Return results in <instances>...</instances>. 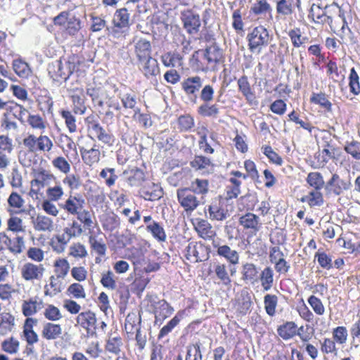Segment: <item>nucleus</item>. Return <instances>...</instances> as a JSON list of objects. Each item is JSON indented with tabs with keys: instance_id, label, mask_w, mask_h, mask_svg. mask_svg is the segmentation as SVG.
<instances>
[{
	"instance_id": "obj_34",
	"label": "nucleus",
	"mask_w": 360,
	"mask_h": 360,
	"mask_svg": "<svg viewBox=\"0 0 360 360\" xmlns=\"http://www.w3.org/2000/svg\"><path fill=\"white\" fill-rule=\"evenodd\" d=\"M198 112L202 117L216 118L219 113V109L217 104L210 105L207 103H202L198 107Z\"/></svg>"
},
{
	"instance_id": "obj_23",
	"label": "nucleus",
	"mask_w": 360,
	"mask_h": 360,
	"mask_svg": "<svg viewBox=\"0 0 360 360\" xmlns=\"http://www.w3.org/2000/svg\"><path fill=\"white\" fill-rule=\"evenodd\" d=\"M76 319L77 323L80 324L84 328H89V327L96 328V315L91 311L79 314Z\"/></svg>"
},
{
	"instance_id": "obj_4",
	"label": "nucleus",
	"mask_w": 360,
	"mask_h": 360,
	"mask_svg": "<svg viewBox=\"0 0 360 360\" xmlns=\"http://www.w3.org/2000/svg\"><path fill=\"white\" fill-rule=\"evenodd\" d=\"M212 246L217 250V255L224 258L230 264L236 265L239 263V253L237 250L216 240H213Z\"/></svg>"
},
{
	"instance_id": "obj_26",
	"label": "nucleus",
	"mask_w": 360,
	"mask_h": 360,
	"mask_svg": "<svg viewBox=\"0 0 360 360\" xmlns=\"http://www.w3.org/2000/svg\"><path fill=\"white\" fill-rule=\"evenodd\" d=\"M15 325V318L9 313L0 315V334L4 335L11 331Z\"/></svg>"
},
{
	"instance_id": "obj_10",
	"label": "nucleus",
	"mask_w": 360,
	"mask_h": 360,
	"mask_svg": "<svg viewBox=\"0 0 360 360\" xmlns=\"http://www.w3.org/2000/svg\"><path fill=\"white\" fill-rule=\"evenodd\" d=\"M82 160L88 165H92L100 160L101 152L98 146L94 143L91 148L79 146Z\"/></svg>"
},
{
	"instance_id": "obj_61",
	"label": "nucleus",
	"mask_w": 360,
	"mask_h": 360,
	"mask_svg": "<svg viewBox=\"0 0 360 360\" xmlns=\"http://www.w3.org/2000/svg\"><path fill=\"white\" fill-rule=\"evenodd\" d=\"M9 112L18 119L21 122H24V117L27 113V110L21 105L12 103L11 107L8 108Z\"/></svg>"
},
{
	"instance_id": "obj_20",
	"label": "nucleus",
	"mask_w": 360,
	"mask_h": 360,
	"mask_svg": "<svg viewBox=\"0 0 360 360\" xmlns=\"http://www.w3.org/2000/svg\"><path fill=\"white\" fill-rule=\"evenodd\" d=\"M43 307L44 304L41 300L39 302L33 299L25 300L22 304V314L25 316H30L41 309Z\"/></svg>"
},
{
	"instance_id": "obj_39",
	"label": "nucleus",
	"mask_w": 360,
	"mask_h": 360,
	"mask_svg": "<svg viewBox=\"0 0 360 360\" xmlns=\"http://www.w3.org/2000/svg\"><path fill=\"white\" fill-rule=\"evenodd\" d=\"M251 11L256 15H262L268 13L270 18H272V8L266 0H258L251 7Z\"/></svg>"
},
{
	"instance_id": "obj_14",
	"label": "nucleus",
	"mask_w": 360,
	"mask_h": 360,
	"mask_svg": "<svg viewBox=\"0 0 360 360\" xmlns=\"http://www.w3.org/2000/svg\"><path fill=\"white\" fill-rule=\"evenodd\" d=\"M48 72L50 77L56 82H59L60 79L64 81L68 80L66 77V71L64 63L60 60H55L52 62L48 66Z\"/></svg>"
},
{
	"instance_id": "obj_53",
	"label": "nucleus",
	"mask_w": 360,
	"mask_h": 360,
	"mask_svg": "<svg viewBox=\"0 0 360 360\" xmlns=\"http://www.w3.org/2000/svg\"><path fill=\"white\" fill-rule=\"evenodd\" d=\"M115 172L114 168H105L100 172V176L105 180V184L109 187L113 186L117 179Z\"/></svg>"
},
{
	"instance_id": "obj_49",
	"label": "nucleus",
	"mask_w": 360,
	"mask_h": 360,
	"mask_svg": "<svg viewBox=\"0 0 360 360\" xmlns=\"http://www.w3.org/2000/svg\"><path fill=\"white\" fill-rule=\"evenodd\" d=\"M119 98L121 99L122 103L125 108L134 109L135 112H139V108H136V96L134 94H124L123 95H119Z\"/></svg>"
},
{
	"instance_id": "obj_33",
	"label": "nucleus",
	"mask_w": 360,
	"mask_h": 360,
	"mask_svg": "<svg viewBox=\"0 0 360 360\" xmlns=\"http://www.w3.org/2000/svg\"><path fill=\"white\" fill-rule=\"evenodd\" d=\"M241 274L244 281L253 283L257 279L258 271L254 264L247 262L243 264Z\"/></svg>"
},
{
	"instance_id": "obj_18",
	"label": "nucleus",
	"mask_w": 360,
	"mask_h": 360,
	"mask_svg": "<svg viewBox=\"0 0 360 360\" xmlns=\"http://www.w3.org/2000/svg\"><path fill=\"white\" fill-rule=\"evenodd\" d=\"M204 57L208 63H218L223 57V51L216 44L207 47L204 52Z\"/></svg>"
},
{
	"instance_id": "obj_15",
	"label": "nucleus",
	"mask_w": 360,
	"mask_h": 360,
	"mask_svg": "<svg viewBox=\"0 0 360 360\" xmlns=\"http://www.w3.org/2000/svg\"><path fill=\"white\" fill-rule=\"evenodd\" d=\"M205 252V248L202 245H197L191 243L186 248V257L188 260L193 258L195 262H202L207 259V255H202Z\"/></svg>"
},
{
	"instance_id": "obj_44",
	"label": "nucleus",
	"mask_w": 360,
	"mask_h": 360,
	"mask_svg": "<svg viewBox=\"0 0 360 360\" xmlns=\"http://www.w3.org/2000/svg\"><path fill=\"white\" fill-rule=\"evenodd\" d=\"M230 186H226V198L228 199L236 198L241 193V181L234 177L229 179Z\"/></svg>"
},
{
	"instance_id": "obj_11",
	"label": "nucleus",
	"mask_w": 360,
	"mask_h": 360,
	"mask_svg": "<svg viewBox=\"0 0 360 360\" xmlns=\"http://www.w3.org/2000/svg\"><path fill=\"white\" fill-rule=\"evenodd\" d=\"M139 61L140 63V70L147 78L155 77L160 73L158 60L151 56Z\"/></svg>"
},
{
	"instance_id": "obj_63",
	"label": "nucleus",
	"mask_w": 360,
	"mask_h": 360,
	"mask_svg": "<svg viewBox=\"0 0 360 360\" xmlns=\"http://www.w3.org/2000/svg\"><path fill=\"white\" fill-rule=\"evenodd\" d=\"M311 101L312 103L320 105L328 111L331 110L332 104L329 100L327 99L324 94H313L312 97L311 98Z\"/></svg>"
},
{
	"instance_id": "obj_45",
	"label": "nucleus",
	"mask_w": 360,
	"mask_h": 360,
	"mask_svg": "<svg viewBox=\"0 0 360 360\" xmlns=\"http://www.w3.org/2000/svg\"><path fill=\"white\" fill-rule=\"evenodd\" d=\"M278 297L275 295L267 294L264 297V309L268 315L273 316L276 314Z\"/></svg>"
},
{
	"instance_id": "obj_17",
	"label": "nucleus",
	"mask_w": 360,
	"mask_h": 360,
	"mask_svg": "<svg viewBox=\"0 0 360 360\" xmlns=\"http://www.w3.org/2000/svg\"><path fill=\"white\" fill-rule=\"evenodd\" d=\"M62 334V328L59 324L46 323L41 330V336L48 340H56Z\"/></svg>"
},
{
	"instance_id": "obj_38",
	"label": "nucleus",
	"mask_w": 360,
	"mask_h": 360,
	"mask_svg": "<svg viewBox=\"0 0 360 360\" xmlns=\"http://www.w3.org/2000/svg\"><path fill=\"white\" fill-rule=\"evenodd\" d=\"M81 27V20L79 18L75 16L67 18L65 29L70 35L78 37ZM79 36L83 37L81 34H79Z\"/></svg>"
},
{
	"instance_id": "obj_29",
	"label": "nucleus",
	"mask_w": 360,
	"mask_h": 360,
	"mask_svg": "<svg viewBox=\"0 0 360 360\" xmlns=\"http://www.w3.org/2000/svg\"><path fill=\"white\" fill-rule=\"evenodd\" d=\"M146 230L151 233L152 236L159 242H165L166 240L167 236L165 231L160 223L153 221L146 226Z\"/></svg>"
},
{
	"instance_id": "obj_8",
	"label": "nucleus",
	"mask_w": 360,
	"mask_h": 360,
	"mask_svg": "<svg viewBox=\"0 0 360 360\" xmlns=\"http://www.w3.org/2000/svg\"><path fill=\"white\" fill-rule=\"evenodd\" d=\"M349 186L350 183L341 179L337 174H333L330 179L325 185V189L328 193L339 195L344 191L348 190Z\"/></svg>"
},
{
	"instance_id": "obj_24",
	"label": "nucleus",
	"mask_w": 360,
	"mask_h": 360,
	"mask_svg": "<svg viewBox=\"0 0 360 360\" xmlns=\"http://www.w3.org/2000/svg\"><path fill=\"white\" fill-rule=\"evenodd\" d=\"M238 85L239 91L245 97L246 100L249 103H252L255 99V96L251 89L248 77L243 75L239 78L238 80Z\"/></svg>"
},
{
	"instance_id": "obj_46",
	"label": "nucleus",
	"mask_w": 360,
	"mask_h": 360,
	"mask_svg": "<svg viewBox=\"0 0 360 360\" xmlns=\"http://www.w3.org/2000/svg\"><path fill=\"white\" fill-rule=\"evenodd\" d=\"M349 86L350 92L353 95L358 96L360 94L359 77L354 68H352L350 70L349 75Z\"/></svg>"
},
{
	"instance_id": "obj_58",
	"label": "nucleus",
	"mask_w": 360,
	"mask_h": 360,
	"mask_svg": "<svg viewBox=\"0 0 360 360\" xmlns=\"http://www.w3.org/2000/svg\"><path fill=\"white\" fill-rule=\"evenodd\" d=\"M62 117L65 120L67 127L70 132L72 133L77 130L75 117L73 116L71 112L68 110L61 111Z\"/></svg>"
},
{
	"instance_id": "obj_6",
	"label": "nucleus",
	"mask_w": 360,
	"mask_h": 360,
	"mask_svg": "<svg viewBox=\"0 0 360 360\" xmlns=\"http://www.w3.org/2000/svg\"><path fill=\"white\" fill-rule=\"evenodd\" d=\"M16 243L12 245V240L4 232H0V251L6 248L13 254H20L25 248L24 239L21 236H17Z\"/></svg>"
},
{
	"instance_id": "obj_30",
	"label": "nucleus",
	"mask_w": 360,
	"mask_h": 360,
	"mask_svg": "<svg viewBox=\"0 0 360 360\" xmlns=\"http://www.w3.org/2000/svg\"><path fill=\"white\" fill-rule=\"evenodd\" d=\"M129 13L126 8L115 11L113 22L115 27L124 28L129 25Z\"/></svg>"
},
{
	"instance_id": "obj_1",
	"label": "nucleus",
	"mask_w": 360,
	"mask_h": 360,
	"mask_svg": "<svg viewBox=\"0 0 360 360\" xmlns=\"http://www.w3.org/2000/svg\"><path fill=\"white\" fill-rule=\"evenodd\" d=\"M271 39L272 36L264 26L255 27L247 36L249 49L252 52L257 49L260 51L262 46H266L269 44Z\"/></svg>"
},
{
	"instance_id": "obj_35",
	"label": "nucleus",
	"mask_w": 360,
	"mask_h": 360,
	"mask_svg": "<svg viewBox=\"0 0 360 360\" xmlns=\"http://www.w3.org/2000/svg\"><path fill=\"white\" fill-rule=\"evenodd\" d=\"M208 212L210 219L212 220L223 221L229 216L228 211L224 208L219 207L217 204L209 205Z\"/></svg>"
},
{
	"instance_id": "obj_28",
	"label": "nucleus",
	"mask_w": 360,
	"mask_h": 360,
	"mask_svg": "<svg viewBox=\"0 0 360 360\" xmlns=\"http://www.w3.org/2000/svg\"><path fill=\"white\" fill-rule=\"evenodd\" d=\"M303 202H307L310 207L321 206L323 203V198L320 190L311 191L308 195L301 198Z\"/></svg>"
},
{
	"instance_id": "obj_9",
	"label": "nucleus",
	"mask_w": 360,
	"mask_h": 360,
	"mask_svg": "<svg viewBox=\"0 0 360 360\" xmlns=\"http://www.w3.org/2000/svg\"><path fill=\"white\" fill-rule=\"evenodd\" d=\"M44 270L42 264L36 265L28 262L22 267L21 274L22 277L26 281L40 280Z\"/></svg>"
},
{
	"instance_id": "obj_41",
	"label": "nucleus",
	"mask_w": 360,
	"mask_h": 360,
	"mask_svg": "<svg viewBox=\"0 0 360 360\" xmlns=\"http://www.w3.org/2000/svg\"><path fill=\"white\" fill-rule=\"evenodd\" d=\"M276 12L283 15H290L293 13V0H275Z\"/></svg>"
},
{
	"instance_id": "obj_19",
	"label": "nucleus",
	"mask_w": 360,
	"mask_h": 360,
	"mask_svg": "<svg viewBox=\"0 0 360 360\" xmlns=\"http://www.w3.org/2000/svg\"><path fill=\"white\" fill-rule=\"evenodd\" d=\"M135 53L139 60L150 57L151 54L150 41L144 39H139L135 44Z\"/></svg>"
},
{
	"instance_id": "obj_3",
	"label": "nucleus",
	"mask_w": 360,
	"mask_h": 360,
	"mask_svg": "<svg viewBox=\"0 0 360 360\" xmlns=\"http://www.w3.org/2000/svg\"><path fill=\"white\" fill-rule=\"evenodd\" d=\"M176 196L181 206L186 212H191L199 205V200L193 191L189 188H179L177 190Z\"/></svg>"
},
{
	"instance_id": "obj_40",
	"label": "nucleus",
	"mask_w": 360,
	"mask_h": 360,
	"mask_svg": "<svg viewBox=\"0 0 360 360\" xmlns=\"http://www.w3.org/2000/svg\"><path fill=\"white\" fill-rule=\"evenodd\" d=\"M260 281L264 290L267 291L271 289L274 282V271L271 267L267 266L262 271Z\"/></svg>"
},
{
	"instance_id": "obj_57",
	"label": "nucleus",
	"mask_w": 360,
	"mask_h": 360,
	"mask_svg": "<svg viewBox=\"0 0 360 360\" xmlns=\"http://www.w3.org/2000/svg\"><path fill=\"white\" fill-rule=\"evenodd\" d=\"M76 214L77 219L84 224L85 229H90L92 227L93 221L89 211L82 209Z\"/></svg>"
},
{
	"instance_id": "obj_27",
	"label": "nucleus",
	"mask_w": 360,
	"mask_h": 360,
	"mask_svg": "<svg viewBox=\"0 0 360 360\" xmlns=\"http://www.w3.org/2000/svg\"><path fill=\"white\" fill-rule=\"evenodd\" d=\"M202 342H201L200 340H198L195 343L188 345L186 347V360H202Z\"/></svg>"
},
{
	"instance_id": "obj_2",
	"label": "nucleus",
	"mask_w": 360,
	"mask_h": 360,
	"mask_svg": "<svg viewBox=\"0 0 360 360\" xmlns=\"http://www.w3.org/2000/svg\"><path fill=\"white\" fill-rule=\"evenodd\" d=\"M303 330L304 326L297 328L295 322L287 321L278 327L277 333L285 340H290L297 335L303 342H308L311 339V336L309 334H301V331Z\"/></svg>"
},
{
	"instance_id": "obj_64",
	"label": "nucleus",
	"mask_w": 360,
	"mask_h": 360,
	"mask_svg": "<svg viewBox=\"0 0 360 360\" xmlns=\"http://www.w3.org/2000/svg\"><path fill=\"white\" fill-rule=\"evenodd\" d=\"M202 90L200 94V98L203 101V103L211 102L214 98V90L210 84L202 86Z\"/></svg>"
},
{
	"instance_id": "obj_51",
	"label": "nucleus",
	"mask_w": 360,
	"mask_h": 360,
	"mask_svg": "<svg viewBox=\"0 0 360 360\" xmlns=\"http://www.w3.org/2000/svg\"><path fill=\"white\" fill-rule=\"evenodd\" d=\"M191 165L196 169H207L209 167H212L210 159L202 155L195 156L191 162Z\"/></svg>"
},
{
	"instance_id": "obj_31",
	"label": "nucleus",
	"mask_w": 360,
	"mask_h": 360,
	"mask_svg": "<svg viewBox=\"0 0 360 360\" xmlns=\"http://www.w3.org/2000/svg\"><path fill=\"white\" fill-rule=\"evenodd\" d=\"M214 273L220 282L226 286L231 285V279L227 271L226 264L217 263L214 265Z\"/></svg>"
},
{
	"instance_id": "obj_22",
	"label": "nucleus",
	"mask_w": 360,
	"mask_h": 360,
	"mask_svg": "<svg viewBox=\"0 0 360 360\" xmlns=\"http://www.w3.org/2000/svg\"><path fill=\"white\" fill-rule=\"evenodd\" d=\"M55 179V176L46 170H40L35 174V179L31 181L32 186L44 187L50 184L51 181Z\"/></svg>"
},
{
	"instance_id": "obj_37",
	"label": "nucleus",
	"mask_w": 360,
	"mask_h": 360,
	"mask_svg": "<svg viewBox=\"0 0 360 360\" xmlns=\"http://www.w3.org/2000/svg\"><path fill=\"white\" fill-rule=\"evenodd\" d=\"M184 312L183 311H179L174 317H173L167 325L163 326L162 329L160 330L159 335H158V339H161L164 338L165 336L167 335L169 333L172 332V330L179 323Z\"/></svg>"
},
{
	"instance_id": "obj_12",
	"label": "nucleus",
	"mask_w": 360,
	"mask_h": 360,
	"mask_svg": "<svg viewBox=\"0 0 360 360\" xmlns=\"http://www.w3.org/2000/svg\"><path fill=\"white\" fill-rule=\"evenodd\" d=\"M85 200L77 194V195H70L63 205V209L71 214H76L84 208Z\"/></svg>"
},
{
	"instance_id": "obj_59",
	"label": "nucleus",
	"mask_w": 360,
	"mask_h": 360,
	"mask_svg": "<svg viewBox=\"0 0 360 360\" xmlns=\"http://www.w3.org/2000/svg\"><path fill=\"white\" fill-rule=\"evenodd\" d=\"M208 185L209 182L207 180L196 179L192 183L193 191L194 193L205 194L208 192Z\"/></svg>"
},
{
	"instance_id": "obj_13",
	"label": "nucleus",
	"mask_w": 360,
	"mask_h": 360,
	"mask_svg": "<svg viewBox=\"0 0 360 360\" xmlns=\"http://www.w3.org/2000/svg\"><path fill=\"white\" fill-rule=\"evenodd\" d=\"M309 16L311 17L315 23L329 25L331 30H333L332 23L333 18L330 15H328L326 11H321V8L319 6L313 4L311 7Z\"/></svg>"
},
{
	"instance_id": "obj_62",
	"label": "nucleus",
	"mask_w": 360,
	"mask_h": 360,
	"mask_svg": "<svg viewBox=\"0 0 360 360\" xmlns=\"http://www.w3.org/2000/svg\"><path fill=\"white\" fill-rule=\"evenodd\" d=\"M44 314L47 319L52 321H58L62 318L59 309L52 304L47 307Z\"/></svg>"
},
{
	"instance_id": "obj_47",
	"label": "nucleus",
	"mask_w": 360,
	"mask_h": 360,
	"mask_svg": "<svg viewBox=\"0 0 360 360\" xmlns=\"http://www.w3.org/2000/svg\"><path fill=\"white\" fill-rule=\"evenodd\" d=\"M344 150L355 160H360V142L352 140L345 142Z\"/></svg>"
},
{
	"instance_id": "obj_43",
	"label": "nucleus",
	"mask_w": 360,
	"mask_h": 360,
	"mask_svg": "<svg viewBox=\"0 0 360 360\" xmlns=\"http://www.w3.org/2000/svg\"><path fill=\"white\" fill-rule=\"evenodd\" d=\"M306 181L307 184L316 190H321L325 186V182L321 174L317 172L309 173Z\"/></svg>"
},
{
	"instance_id": "obj_50",
	"label": "nucleus",
	"mask_w": 360,
	"mask_h": 360,
	"mask_svg": "<svg viewBox=\"0 0 360 360\" xmlns=\"http://www.w3.org/2000/svg\"><path fill=\"white\" fill-rule=\"evenodd\" d=\"M144 179L145 174L141 169L136 167L130 171L128 181L131 186H139Z\"/></svg>"
},
{
	"instance_id": "obj_32",
	"label": "nucleus",
	"mask_w": 360,
	"mask_h": 360,
	"mask_svg": "<svg viewBox=\"0 0 360 360\" xmlns=\"http://www.w3.org/2000/svg\"><path fill=\"white\" fill-rule=\"evenodd\" d=\"M13 69L20 77L27 78L31 74L29 65L21 59H15L13 61Z\"/></svg>"
},
{
	"instance_id": "obj_21",
	"label": "nucleus",
	"mask_w": 360,
	"mask_h": 360,
	"mask_svg": "<svg viewBox=\"0 0 360 360\" xmlns=\"http://www.w3.org/2000/svg\"><path fill=\"white\" fill-rule=\"evenodd\" d=\"M239 223L245 229H253L255 231L259 230V217L253 213L248 212L239 219Z\"/></svg>"
},
{
	"instance_id": "obj_48",
	"label": "nucleus",
	"mask_w": 360,
	"mask_h": 360,
	"mask_svg": "<svg viewBox=\"0 0 360 360\" xmlns=\"http://www.w3.org/2000/svg\"><path fill=\"white\" fill-rule=\"evenodd\" d=\"M57 278H64L70 269V264L65 259H59L54 263Z\"/></svg>"
},
{
	"instance_id": "obj_16",
	"label": "nucleus",
	"mask_w": 360,
	"mask_h": 360,
	"mask_svg": "<svg viewBox=\"0 0 360 360\" xmlns=\"http://www.w3.org/2000/svg\"><path fill=\"white\" fill-rule=\"evenodd\" d=\"M174 312V309L165 300L156 303L155 309V322L162 321L169 317Z\"/></svg>"
},
{
	"instance_id": "obj_54",
	"label": "nucleus",
	"mask_w": 360,
	"mask_h": 360,
	"mask_svg": "<svg viewBox=\"0 0 360 360\" xmlns=\"http://www.w3.org/2000/svg\"><path fill=\"white\" fill-rule=\"evenodd\" d=\"M1 347L7 353L15 354L19 349V342L13 338H10L1 343Z\"/></svg>"
},
{
	"instance_id": "obj_7",
	"label": "nucleus",
	"mask_w": 360,
	"mask_h": 360,
	"mask_svg": "<svg viewBox=\"0 0 360 360\" xmlns=\"http://www.w3.org/2000/svg\"><path fill=\"white\" fill-rule=\"evenodd\" d=\"M184 27L190 34L199 32L201 25L200 15L191 11H187L182 13Z\"/></svg>"
},
{
	"instance_id": "obj_56",
	"label": "nucleus",
	"mask_w": 360,
	"mask_h": 360,
	"mask_svg": "<svg viewBox=\"0 0 360 360\" xmlns=\"http://www.w3.org/2000/svg\"><path fill=\"white\" fill-rule=\"evenodd\" d=\"M83 232L82 225L77 221H73L68 227L64 229V233L69 236L73 238L80 236Z\"/></svg>"
},
{
	"instance_id": "obj_5",
	"label": "nucleus",
	"mask_w": 360,
	"mask_h": 360,
	"mask_svg": "<svg viewBox=\"0 0 360 360\" xmlns=\"http://www.w3.org/2000/svg\"><path fill=\"white\" fill-rule=\"evenodd\" d=\"M203 79L200 76L195 75L185 79L181 83V88L188 96H193L194 102L196 101L197 94L202 87Z\"/></svg>"
},
{
	"instance_id": "obj_42",
	"label": "nucleus",
	"mask_w": 360,
	"mask_h": 360,
	"mask_svg": "<svg viewBox=\"0 0 360 360\" xmlns=\"http://www.w3.org/2000/svg\"><path fill=\"white\" fill-rule=\"evenodd\" d=\"M163 195L162 188L158 184H153L151 191L143 189L142 191V197L146 200L154 201L159 200Z\"/></svg>"
},
{
	"instance_id": "obj_60",
	"label": "nucleus",
	"mask_w": 360,
	"mask_h": 360,
	"mask_svg": "<svg viewBox=\"0 0 360 360\" xmlns=\"http://www.w3.org/2000/svg\"><path fill=\"white\" fill-rule=\"evenodd\" d=\"M308 303L311 307L314 312L318 315H323L325 312L324 306L320 299L314 295H311L308 298Z\"/></svg>"
},
{
	"instance_id": "obj_55",
	"label": "nucleus",
	"mask_w": 360,
	"mask_h": 360,
	"mask_svg": "<svg viewBox=\"0 0 360 360\" xmlns=\"http://www.w3.org/2000/svg\"><path fill=\"white\" fill-rule=\"evenodd\" d=\"M180 131H188L194 126V120L189 115H181L178 119Z\"/></svg>"
},
{
	"instance_id": "obj_52",
	"label": "nucleus",
	"mask_w": 360,
	"mask_h": 360,
	"mask_svg": "<svg viewBox=\"0 0 360 360\" xmlns=\"http://www.w3.org/2000/svg\"><path fill=\"white\" fill-rule=\"evenodd\" d=\"M200 233L201 237L203 238H210L214 235V232L212 230V226L208 223L207 221L202 219L198 223V227L196 229Z\"/></svg>"
},
{
	"instance_id": "obj_25",
	"label": "nucleus",
	"mask_w": 360,
	"mask_h": 360,
	"mask_svg": "<svg viewBox=\"0 0 360 360\" xmlns=\"http://www.w3.org/2000/svg\"><path fill=\"white\" fill-rule=\"evenodd\" d=\"M34 228L38 231H51L53 228V220L46 216L38 214L34 221Z\"/></svg>"
},
{
	"instance_id": "obj_36",
	"label": "nucleus",
	"mask_w": 360,
	"mask_h": 360,
	"mask_svg": "<svg viewBox=\"0 0 360 360\" xmlns=\"http://www.w3.org/2000/svg\"><path fill=\"white\" fill-rule=\"evenodd\" d=\"M86 122L87 131L89 134V136L96 143L95 139L92 136L96 137L103 127L100 124L98 120H95L94 116L86 117Z\"/></svg>"
}]
</instances>
